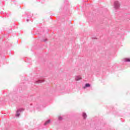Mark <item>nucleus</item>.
<instances>
[{
    "label": "nucleus",
    "instance_id": "obj_8",
    "mask_svg": "<svg viewBox=\"0 0 130 130\" xmlns=\"http://www.w3.org/2000/svg\"><path fill=\"white\" fill-rule=\"evenodd\" d=\"M85 88H86V87H84V88L85 89Z\"/></svg>",
    "mask_w": 130,
    "mask_h": 130
},
{
    "label": "nucleus",
    "instance_id": "obj_1",
    "mask_svg": "<svg viewBox=\"0 0 130 130\" xmlns=\"http://www.w3.org/2000/svg\"><path fill=\"white\" fill-rule=\"evenodd\" d=\"M114 6L116 9H118V8L120 7V5H119V3H118V2H115Z\"/></svg>",
    "mask_w": 130,
    "mask_h": 130
},
{
    "label": "nucleus",
    "instance_id": "obj_6",
    "mask_svg": "<svg viewBox=\"0 0 130 130\" xmlns=\"http://www.w3.org/2000/svg\"><path fill=\"white\" fill-rule=\"evenodd\" d=\"M90 84L89 83H87L86 84H85V87H90Z\"/></svg>",
    "mask_w": 130,
    "mask_h": 130
},
{
    "label": "nucleus",
    "instance_id": "obj_3",
    "mask_svg": "<svg viewBox=\"0 0 130 130\" xmlns=\"http://www.w3.org/2000/svg\"><path fill=\"white\" fill-rule=\"evenodd\" d=\"M76 81H80V80H82V78L80 77H77L76 78Z\"/></svg>",
    "mask_w": 130,
    "mask_h": 130
},
{
    "label": "nucleus",
    "instance_id": "obj_2",
    "mask_svg": "<svg viewBox=\"0 0 130 130\" xmlns=\"http://www.w3.org/2000/svg\"><path fill=\"white\" fill-rule=\"evenodd\" d=\"M124 59V61L130 62L129 58H125Z\"/></svg>",
    "mask_w": 130,
    "mask_h": 130
},
{
    "label": "nucleus",
    "instance_id": "obj_4",
    "mask_svg": "<svg viewBox=\"0 0 130 130\" xmlns=\"http://www.w3.org/2000/svg\"><path fill=\"white\" fill-rule=\"evenodd\" d=\"M83 117L84 118H86L87 117V114H86L85 113H83Z\"/></svg>",
    "mask_w": 130,
    "mask_h": 130
},
{
    "label": "nucleus",
    "instance_id": "obj_7",
    "mask_svg": "<svg viewBox=\"0 0 130 130\" xmlns=\"http://www.w3.org/2000/svg\"><path fill=\"white\" fill-rule=\"evenodd\" d=\"M16 116H20V114H19V113H17L16 114Z\"/></svg>",
    "mask_w": 130,
    "mask_h": 130
},
{
    "label": "nucleus",
    "instance_id": "obj_5",
    "mask_svg": "<svg viewBox=\"0 0 130 130\" xmlns=\"http://www.w3.org/2000/svg\"><path fill=\"white\" fill-rule=\"evenodd\" d=\"M50 122V120H48V121H47L45 123V125H46V124H48V123H49Z\"/></svg>",
    "mask_w": 130,
    "mask_h": 130
}]
</instances>
